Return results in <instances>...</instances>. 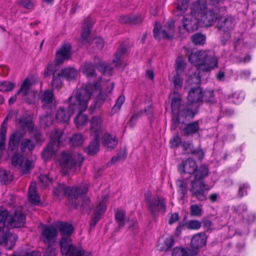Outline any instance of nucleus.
<instances>
[{"label": "nucleus", "mask_w": 256, "mask_h": 256, "mask_svg": "<svg viewBox=\"0 0 256 256\" xmlns=\"http://www.w3.org/2000/svg\"><path fill=\"white\" fill-rule=\"evenodd\" d=\"M176 75L173 78L172 81L176 88L182 86V78L181 76L183 74L188 76L186 80V84L190 86L192 84H198L200 81V76L196 72H192L188 70L187 65L181 56L177 58L176 62Z\"/></svg>", "instance_id": "nucleus-6"}, {"label": "nucleus", "mask_w": 256, "mask_h": 256, "mask_svg": "<svg viewBox=\"0 0 256 256\" xmlns=\"http://www.w3.org/2000/svg\"><path fill=\"white\" fill-rule=\"evenodd\" d=\"M185 225L188 229L196 230L200 228L201 222L198 220H191L186 222Z\"/></svg>", "instance_id": "nucleus-52"}, {"label": "nucleus", "mask_w": 256, "mask_h": 256, "mask_svg": "<svg viewBox=\"0 0 256 256\" xmlns=\"http://www.w3.org/2000/svg\"><path fill=\"white\" fill-rule=\"evenodd\" d=\"M127 49V45L126 44H122L115 54V60H113V64H114V66L118 68H123V64L121 62L120 58L126 52Z\"/></svg>", "instance_id": "nucleus-31"}, {"label": "nucleus", "mask_w": 256, "mask_h": 256, "mask_svg": "<svg viewBox=\"0 0 256 256\" xmlns=\"http://www.w3.org/2000/svg\"><path fill=\"white\" fill-rule=\"evenodd\" d=\"M200 130L198 121L188 124L184 128L183 132L186 136L192 135L196 134Z\"/></svg>", "instance_id": "nucleus-39"}, {"label": "nucleus", "mask_w": 256, "mask_h": 256, "mask_svg": "<svg viewBox=\"0 0 256 256\" xmlns=\"http://www.w3.org/2000/svg\"><path fill=\"white\" fill-rule=\"evenodd\" d=\"M82 92H84L79 90V88H78L73 92L72 95L68 99L69 104L67 110H66L64 106H60L56 114V119L58 122L66 124L69 122L72 114L76 112V110L79 108L76 104V101L83 94Z\"/></svg>", "instance_id": "nucleus-9"}, {"label": "nucleus", "mask_w": 256, "mask_h": 256, "mask_svg": "<svg viewBox=\"0 0 256 256\" xmlns=\"http://www.w3.org/2000/svg\"><path fill=\"white\" fill-rule=\"evenodd\" d=\"M24 156L18 153H14L12 157V164L14 166H21L22 164Z\"/></svg>", "instance_id": "nucleus-50"}, {"label": "nucleus", "mask_w": 256, "mask_h": 256, "mask_svg": "<svg viewBox=\"0 0 256 256\" xmlns=\"http://www.w3.org/2000/svg\"><path fill=\"white\" fill-rule=\"evenodd\" d=\"M54 65L55 64H54L53 63H49L48 64L44 71V78H46L50 77L52 74L53 75V74H56L55 72L56 70Z\"/></svg>", "instance_id": "nucleus-54"}, {"label": "nucleus", "mask_w": 256, "mask_h": 256, "mask_svg": "<svg viewBox=\"0 0 256 256\" xmlns=\"http://www.w3.org/2000/svg\"><path fill=\"white\" fill-rule=\"evenodd\" d=\"M83 140L80 134H75L72 135L70 140V145L72 147H76L82 144Z\"/></svg>", "instance_id": "nucleus-49"}, {"label": "nucleus", "mask_w": 256, "mask_h": 256, "mask_svg": "<svg viewBox=\"0 0 256 256\" xmlns=\"http://www.w3.org/2000/svg\"><path fill=\"white\" fill-rule=\"evenodd\" d=\"M93 139L85 148V152L90 156L96 154L100 150V142L98 136H92Z\"/></svg>", "instance_id": "nucleus-33"}, {"label": "nucleus", "mask_w": 256, "mask_h": 256, "mask_svg": "<svg viewBox=\"0 0 256 256\" xmlns=\"http://www.w3.org/2000/svg\"><path fill=\"white\" fill-rule=\"evenodd\" d=\"M72 45L70 42L62 43L56 50L55 54V66H60L66 60H68L72 55Z\"/></svg>", "instance_id": "nucleus-16"}, {"label": "nucleus", "mask_w": 256, "mask_h": 256, "mask_svg": "<svg viewBox=\"0 0 256 256\" xmlns=\"http://www.w3.org/2000/svg\"><path fill=\"white\" fill-rule=\"evenodd\" d=\"M174 244V237L168 235L159 240L158 246L161 251L166 252L173 246Z\"/></svg>", "instance_id": "nucleus-28"}, {"label": "nucleus", "mask_w": 256, "mask_h": 256, "mask_svg": "<svg viewBox=\"0 0 256 256\" xmlns=\"http://www.w3.org/2000/svg\"><path fill=\"white\" fill-rule=\"evenodd\" d=\"M14 176L9 172L6 170L0 171V181L4 184H8L12 180Z\"/></svg>", "instance_id": "nucleus-46"}, {"label": "nucleus", "mask_w": 256, "mask_h": 256, "mask_svg": "<svg viewBox=\"0 0 256 256\" xmlns=\"http://www.w3.org/2000/svg\"><path fill=\"white\" fill-rule=\"evenodd\" d=\"M192 88L188 92V100L192 103H196L202 102V90L198 86Z\"/></svg>", "instance_id": "nucleus-29"}, {"label": "nucleus", "mask_w": 256, "mask_h": 256, "mask_svg": "<svg viewBox=\"0 0 256 256\" xmlns=\"http://www.w3.org/2000/svg\"><path fill=\"white\" fill-rule=\"evenodd\" d=\"M230 102L235 104H238L244 99V94L240 92H236L234 93L230 96Z\"/></svg>", "instance_id": "nucleus-53"}, {"label": "nucleus", "mask_w": 256, "mask_h": 256, "mask_svg": "<svg viewBox=\"0 0 256 256\" xmlns=\"http://www.w3.org/2000/svg\"><path fill=\"white\" fill-rule=\"evenodd\" d=\"M106 200H104L96 206L93 214L100 217L106 212Z\"/></svg>", "instance_id": "nucleus-51"}, {"label": "nucleus", "mask_w": 256, "mask_h": 256, "mask_svg": "<svg viewBox=\"0 0 256 256\" xmlns=\"http://www.w3.org/2000/svg\"><path fill=\"white\" fill-rule=\"evenodd\" d=\"M99 84L98 83L94 84H88L84 85L82 86L79 88V90L83 91V94L78 99L76 102V106H78V108L76 110V112L78 114L74 118V122L77 128H80L82 126L86 124L88 121V116L82 114V112L85 111L88 106V102L90 98V94L92 92V88L94 90H98L99 88Z\"/></svg>", "instance_id": "nucleus-3"}, {"label": "nucleus", "mask_w": 256, "mask_h": 256, "mask_svg": "<svg viewBox=\"0 0 256 256\" xmlns=\"http://www.w3.org/2000/svg\"><path fill=\"white\" fill-rule=\"evenodd\" d=\"M174 28L172 21L168 22L162 28L160 23L156 22L153 30L154 37L158 40L162 38L171 39L174 34Z\"/></svg>", "instance_id": "nucleus-14"}, {"label": "nucleus", "mask_w": 256, "mask_h": 256, "mask_svg": "<svg viewBox=\"0 0 256 256\" xmlns=\"http://www.w3.org/2000/svg\"><path fill=\"white\" fill-rule=\"evenodd\" d=\"M42 108L44 110H48L49 112H54L56 109L55 99L52 90H46L41 96Z\"/></svg>", "instance_id": "nucleus-17"}, {"label": "nucleus", "mask_w": 256, "mask_h": 256, "mask_svg": "<svg viewBox=\"0 0 256 256\" xmlns=\"http://www.w3.org/2000/svg\"><path fill=\"white\" fill-rule=\"evenodd\" d=\"M94 24V21L90 16H88L84 20L82 27L81 38L83 41L88 42V38L91 32V29Z\"/></svg>", "instance_id": "nucleus-24"}, {"label": "nucleus", "mask_w": 256, "mask_h": 256, "mask_svg": "<svg viewBox=\"0 0 256 256\" xmlns=\"http://www.w3.org/2000/svg\"><path fill=\"white\" fill-rule=\"evenodd\" d=\"M46 114L40 116V122L42 126L48 127L52 124L53 120L52 114L53 112H49L48 110H44Z\"/></svg>", "instance_id": "nucleus-42"}, {"label": "nucleus", "mask_w": 256, "mask_h": 256, "mask_svg": "<svg viewBox=\"0 0 256 256\" xmlns=\"http://www.w3.org/2000/svg\"><path fill=\"white\" fill-rule=\"evenodd\" d=\"M82 70L87 78L93 76L96 74L95 66L90 62H85L82 66Z\"/></svg>", "instance_id": "nucleus-40"}, {"label": "nucleus", "mask_w": 256, "mask_h": 256, "mask_svg": "<svg viewBox=\"0 0 256 256\" xmlns=\"http://www.w3.org/2000/svg\"><path fill=\"white\" fill-rule=\"evenodd\" d=\"M18 238V236L10 232L8 226H4L0 227V244L8 246L10 250H12Z\"/></svg>", "instance_id": "nucleus-15"}, {"label": "nucleus", "mask_w": 256, "mask_h": 256, "mask_svg": "<svg viewBox=\"0 0 256 256\" xmlns=\"http://www.w3.org/2000/svg\"><path fill=\"white\" fill-rule=\"evenodd\" d=\"M182 146L186 153L192 154L194 150L192 143L190 141H184L182 144Z\"/></svg>", "instance_id": "nucleus-62"}, {"label": "nucleus", "mask_w": 256, "mask_h": 256, "mask_svg": "<svg viewBox=\"0 0 256 256\" xmlns=\"http://www.w3.org/2000/svg\"><path fill=\"white\" fill-rule=\"evenodd\" d=\"M112 141V136L110 134L105 133L102 137V144L107 150L110 152L112 151V146H110Z\"/></svg>", "instance_id": "nucleus-56"}, {"label": "nucleus", "mask_w": 256, "mask_h": 256, "mask_svg": "<svg viewBox=\"0 0 256 256\" xmlns=\"http://www.w3.org/2000/svg\"><path fill=\"white\" fill-rule=\"evenodd\" d=\"M206 236L204 232H200L194 235L191 239L190 246L192 250H196L204 246L206 242Z\"/></svg>", "instance_id": "nucleus-23"}, {"label": "nucleus", "mask_w": 256, "mask_h": 256, "mask_svg": "<svg viewBox=\"0 0 256 256\" xmlns=\"http://www.w3.org/2000/svg\"><path fill=\"white\" fill-rule=\"evenodd\" d=\"M214 101V92L211 90L204 91V94H202V102H212Z\"/></svg>", "instance_id": "nucleus-58"}, {"label": "nucleus", "mask_w": 256, "mask_h": 256, "mask_svg": "<svg viewBox=\"0 0 256 256\" xmlns=\"http://www.w3.org/2000/svg\"><path fill=\"white\" fill-rule=\"evenodd\" d=\"M16 122L22 131L28 132L30 134L34 132V124L30 116L28 114L21 115L16 118Z\"/></svg>", "instance_id": "nucleus-19"}, {"label": "nucleus", "mask_w": 256, "mask_h": 256, "mask_svg": "<svg viewBox=\"0 0 256 256\" xmlns=\"http://www.w3.org/2000/svg\"><path fill=\"white\" fill-rule=\"evenodd\" d=\"M144 20V18L140 15H126L121 16L119 18V22L122 24H136L141 23Z\"/></svg>", "instance_id": "nucleus-26"}, {"label": "nucleus", "mask_w": 256, "mask_h": 256, "mask_svg": "<svg viewBox=\"0 0 256 256\" xmlns=\"http://www.w3.org/2000/svg\"><path fill=\"white\" fill-rule=\"evenodd\" d=\"M222 16L220 17V20L218 21V27L219 30L226 32V40H228L230 38V32L232 31L235 25V18L232 16H228L224 20H222Z\"/></svg>", "instance_id": "nucleus-20"}, {"label": "nucleus", "mask_w": 256, "mask_h": 256, "mask_svg": "<svg viewBox=\"0 0 256 256\" xmlns=\"http://www.w3.org/2000/svg\"><path fill=\"white\" fill-rule=\"evenodd\" d=\"M145 200L148 208L153 216L165 212L166 200L163 197L156 195L152 198L150 194H146Z\"/></svg>", "instance_id": "nucleus-13"}, {"label": "nucleus", "mask_w": 256, "mask_h": 256, "mask_svg": "<svg viewBox=\"0 0 256 256\" xmlns=\"http://www.w3.org/2000/svg\"><path fill=\"white\" fill-rule=\"evenodd\" d=\"M8 116H7L4 120L0 129V150L3 152L6 150L5 140L8 128Z\"/></svg>", "instance_id": "nucleus-34"}, {"label": "nucleus", "mask_w": 256, "mask_h": 256, "mask_svg": "<svg viewBox=\"0 0 256 256\" xmlns=\"http://www.w3.org/2000/svg\"><path fill=\"white\" fill-rule=\"evenodd\" d=\"M197 252L189 248L175 247L172 252V256H195Z\"/></svg>", "instance_id": "nucleus-36"}, {"label": "nucleus", "mask_w": 256, "mask_h": 256, "mask_svg": "<svg viewBox=\"0 0 256 256\" xmlns=\"http://www.w3.org/2000/svg\"><path fill=\"white\" fill-rule=\"evenodd\" d=\"M60 74L62 78L68 81L75 80L78 76V71L73 67H68L62 68Z\"/></svg>", "instance_id": "nucleus-35"}, {"label": "nucleus", "mask_w": 256, "mask_h": 256, "mask_svg": "<svg viewBox=\"0 0 256 256\" xmlns=\"http://www.w3.org/2000/svg\"><path fill=\"white\" fill-rule=\"evenodd\" d=\"M18 4L26 10H33L34 9V4L32 0H18Z\"/></svg>", "instance_id": "nucleus-57"}, {"label": "nucleus", "mask_w": 256, "mask_h": 256, "mask_svg": "<svg viewBox=\"0 0 256 256\" xmlns=\"http://www.w3.org/2000/svg\"><path fill=\"white\" fill-rule=\"evenodd\" d=\"M86 194H83L80 196L77 200V202H78V208L80 207V210L84 213H89L91 210V204L90 198L85 196ZM77 209V208H75Z\"/></svg>", "instance_id": "nucleus-25"}, {"label": "nucleus", "mask_w": 256, "mask_h": 256, "mask_svg": "<svg viewBox=\"0 0 256 256\" xmlns=\"http://www.w3.org/2000/svg\"><path fill=\"white\" fill-rule=\"evenodd\" d=\"M34 148V142L30 138H24L20 143V148L22 153H24L26 149L29 151H32Z\"/></svg>", "instance_id": "nucleus-43"}, {"label": "nucleus", "mask_w": 256, "mask_h": 256, "mask_svg": "<svg viewBox=\"0 0 256 256\" xmlns=\"http://www.w3.org/2000/svg\"><path fill=\"white\" fill-rule=\"evenodd\" d=\"M188 0H177V8L182 12H184L188 8Z\"/></svg>", "instance_id": "nucleus-61"}, {"label": "nucleus", "mask_w": 256, "mask_h": 256, "mask_svg": "<svg viewBox=\"0 0 256 256\" xmlns=\"http://www.w3.org/2000/svg\"><path fill=\"white\" fill-rule=\"evenodd\" d=\"M200 4H204L205 8L202 12H200V20L201 26L208 27L214 25L217 20L225 14L226 12V7L220 8L215 7L212 10L206 12V6L205 2L198 0Z\"/></svg>", "instance_id": "nucleus-12"}, {"label": "nucleus", "mask_w": 256, "mask_h": 256, "mask_svg": "<svg viewBox=\"0 0 256 256\" xmlns=\"http://www.w3.org/2000/svg\"><path fill=\"white\" fill-rule=\"evenodd\" d=\"M10 214L8 211L6 210H0V225L6 226V222L8 224V220Z\"/></svg>", "instance_id": "nucleus-59"}, {"label": "nucleus", "mask_w": 256, "mask_h": 256, "mask_svg": "<svg viewBox=\"0 0 256 256\" xmlns=\"http://www.w3.org/2000/svg\"><path fill=\"white\" fill-rule=\"evenodd\" d=\"M58 230L53 226L43 225L41 230L40 240L46 246L44 256H52L54 254V246L56 242Z\"/></svg>", "instance_id": "nucleus-10"}, {"label": "nucleus", "mask_w": 256, "mask_h": 256, "mask_svg": "<svg viewBox=\"0 0 256 256\" xmlns=\"http://www.w3.org/2000/svg\"><path fill=\"white\" fill-rule=\"evenodd\" d=\"M204 8V5L200 4L199 1H196L192 4L191 13L184 16L181 24L179 26V32L182 36L186 32H193L201 26L200 12H202Z\"/></svg>", "instance_id": "nucleus-4"}, {"label": "nucleus", "mask_w": 256, "mask_h": 256, "mask_svg": "<svg viewBox=\"0 0 256 256\" xmlns=\"http://www.w3.org/2000/svg\"><path fill=\"white\" fill-rule=\"evenodd\" d=\"M92 136H98L102 133V120L100 116H93L90 121Z\"/></svg>", "instance_id": "nucleus-22"}, {"label": "nucleus", "mask_w": 256, "mask_h": 256, "mask_svg": "<svg viewBox=\"0 0 256 256\" xmlns=\"http://www.w3.org/2000/svg\"><path fill=\"white\" fill-rule=\"evenodd\" d=\"M190 215L193 216H200L202 214V208L201 206L194 204L190 206Z\"/></svg>", "instance_id": "nucleus-55"}, {"label": "nucleus", "mask_w": 256, "mask_h": 256, "mask_svg": "<svg viewBox=\"0 0 256 256\" xmlns=\"http://www.w3.org/2000/svg\"><path fill=\"white\" fill-rule=\"evenodd\" d=\"M31 86L32 84L30 80L27 78H26L22 82L20 88L17 92V94H21L22 96H27Z\"/></svg>", "instance_id": "nucleus-44"}, {"label": "nucleus", "mask_w": 256, "mask_h": 256, "mask_svg": "<svg viewBox=\"0 0 256 256\" xmlns=\"http://www.w3.org/2000/svg\"><path fill=\"white\" fill-rule=\"evenodd\" d=\"M188 60L194 67L189 68L188 70L192 74L196 72L200 76L202 72H208L217 67L218 60L213 52L210 50H196L191 53Z\"/></svg>", "instance_id": "nucleus-2"}, {"label": "nucleus", "mask_w": 256, "mask_h": 256, "mask_svg": "<svg viewBox=\"0 0 256 256\" xmlns=\"http://www.w3.org/2000/svg\"><path fill=\"white\" fill-rule=\"evenodd\" d=\"M126 212L122 210H118L115 214V220L119 228L124 226Z\"/></svg>", "instance_id": "nucleus-47"}, {"label": "nucleus", "mask_w": 256, "mask_h": 256, "mask_svg": "<svg viewBox=\"0 0 256 256\" xmlns=\"http://www.w3.org/2000/svg\"><path fill=\"white\" fill-rule=\"evenodd\" d=\"M0 86V91H11L15 87V84L10 82L4 81L1 82Z\"/></svg>", "instance_id": "nucleus-60"}, {"label": "nucleus", "mask_w": 256, "mask_h": 256, "mask_svg": "<svg viewBox=\"0 0 256 256\" xmlns=\"http://www.w3.org/2000/svg\"><path fill=\"white\" fill-rule=\"evenodd\" d=\"M59 245L60 252L62 255H64L74 246L71 237L68 236L61 237L59 242Z\"/></svg>", "instance_id": "nucleus-30"}, {"label": "nucleus", "mask_w": 256, "mask_h": 256, "mask_svg": "<svg viewBox=\"0 0 256 256\" xmlns=\"http://www.w3.org/2000/svg\"><path fill=\"white\" fill-rule=\"evenodd\" d=\"M101 82L102 80L101 78H100L98 80L94 82L93 83H88L86 84V85L88 84H94L95 83H98L99 84V88L98 90H94V89L92 88V92L90 94V96L92 94L95 92H99V94L96 98V100L94 101L93 103L91 104L89 108V111L90 112H92L94 110L96 109V108H100V106L104 102L106 98L107 97V94L106 93L104 92L101 90Z\"/></svg>", "instance_id": "nucleus-21"}, {"label": "nucleus", "mask_w": 256, "mask_h": 256, "mask_svg": "<svg viewBox=\"0 0 256 256\" xmlns=\"http://www.w3.org/2000/svg\"><path fill=\"white\" fill-rule=\"evenodd\" d=\"M124 100L125 97L123 95H120L118 98L115 104L113 106V110L114 111V112H117L120 110Z\"/></svg>", "instance_id": "nucleus-63"}, {"label": "nucleus", "mask_w": 256, "mask_h": 256, "mask_svg": "<svg viewBox=\"0 0 256 256\" xmlns=\"http://www.w3.org/2000/svg\"><path fill=\"white\" fill-rule=\"evenodd\" d=\"M170 142V146L172 148L177 147L182 144L181 138L178 134L175 135L172 138Z\"/></svg>", "instance_id": "nucleus-64"}, {"label": "nucleus", "mask_w": 256, "mask_h": 256, "mask_svg": "<svg viewBox=\"0 0 256 256\" xmlns=\"http://www.w3.org/2000/svg\"><path fill=\"white\" fill-rule=\"evenodd\" d=\"M26 216L20 210H16L10 214L8 220V226L12 228H20L24 226Z\"/></svg>", "instance_id": "nucleus-18"}, {"label": "nucleus", "mask_w": 256, "mask_h": 256, "mask_svg": "<svg viewBox=\"0 0 256 256\" xmlns=\"http://www.w3.org/2000/svg\"><path fill=\"white\" fill-rule=\"evenodd\" d=\"M57 226L61 237L71 236L74 231V226L72 224L64 222H58Z\"/></svg>", "instance_id": "nucleus-32"}, {"label": "nucleus", "mask_w": 256, "mask_h": 256, "mask_svg": "<svg viewBox=\"0 0 256 256\" xmlns=\"http://www.w3.org/2000/svg\"><path fill=\"white\" fill-rule=\"evenodd\" d=\"M88 188L89 186L86 184H80L73 186H65L63 184H60L54 188L53 194L54 196H58L62 192H64L70 206L73 208H78V198L87 193Z\"/></svg>", "instance_id": "nucleus-5"}, {"label": "nucleus", "mask_w": 256, "mask_h": 256, "mask_svg": "<svg viewBox=\"0 0 256 256\" xmlns=\"http://www.w3.org/2000/svg\"><path fill=\"white\" fill-rule=\"evenodd\" d=\"M172 98V112L174 116L172 124L175 127L180 123V117L190 116L193 118L195 113L190 108H187L182 102V100L178 94L174 92L170 96Z\"/></svg>", "instance_id": "nucleus-8"}, {"label": "nucleus", "mask_w": 256, "mask_h": 256, "mask_svg": "<svg viewBox=\"0 0 256 256\" xmlns=\"http://www.w3.org/2000/svg\"><path fill=\"white\" fill-rule=\"evenodd\" d=\"M64 256H91V254L86 252L82 246H76L74 245Z\"/></svg>", "instance_id": "nucleus-37"}, {"label": "nucleus", "mask_w": 256, "mask_h": 256, "mask_svg": "<svg viewBox=\"0 0 256 256\" xmlns=\"http://www.w3.org/2000/svg\"><path fill=\"white\" fill-rule=\"evenodd\" d=\"M28 199L30 203L32 204L36 205L40 203V198L37 194L36 186H30L28 192Z\"/></svg>", "instance_id": "nucleus-41"}, {"label": "nucleus", "mask_w": 256, "mask_h": 256, "mask_svg": "<svg viewBox=\"0 0 256 256\" xmlns=\"http://www.w3.org/2000/svg\"><path fill=\"white\" fill-rule=\"evenodd\" d=\"M178 169L181 174L187 173L192 174L194 178L191 182L190 192L192 196L198 200H205L206 196L204 191L205 185L203 180L208 176V168L204 165L198 168L196 162L189 158L183 160L178 166Z\"/></svg>", "instance_id": "nucleus-1"}, {"label": "nucleus", "mask_w": 256, "mask_h": 256, "mask_svg": "<svg viewBox=\"0 0 256 256\" xmlns=\"http://www.w3.org/2000/svg\"><path fill=\"white\" fill-rule=\"evenodd\" d=\"M61 78H62L60 72L53 74L52 79L51 82L52 89L58 90L60 89L62 86Z\"/></svg>", "instance_id": "nucleus-45"}, {"label": "nucleus", "mask_w": 256, "mask_h": 256, "mask_svg": "<svg viewBox=\"0 0 256 256\" xmlns=\"http://www.w3.org/2000/svg\"><path fill=\"white\" fill-rule=\"evenodd\" d=\"M62 135L63 132L59 129L56 128L52 132L50 142L41 152V157L43 160H47L56 154L58 148L63 144Z\"/></svg>", "instance_id": "nucleus-11"}, {"label": "nucleus", "mask_w": 256, "mask_h": 256, "mask_svg": "<svg viewBox=\"0 0 256 256\" xmlns=\"http://www.w3.org/2000/svg\"><path fill=\"white\" fill-rule=\"evenodd\" d=\"M152 108L150 106H148L145 108L144 110H140L134 111L132 113V115L128 122V124L132 126L134 125L136 120L144 113L146 112L148 115L152 114Z\"/></svg>", "instance_id": "nucleus-38"}, {"label": "nucleus", "mask_w": 256, "mask_h": 256, "mask_svg": "<svg viewBox=\"0 0 256 256\" xmlns=\"http://www.w3.org/2000/svg\"><path fill=\"white\" fill-rule=\"evenodd\" d=\"M84 160L82 156L79 153L72 154L67 151H62L58 156L56 162L60 170L62 176H66L75 166H80Z\"/></svg>", "instance_id": "nucleus-7"}, {"label": "nucleus", "mask_w": 256, "mask_h": 256, "mask_svg": "<svg viewBox=\"0 0 256 256\" xmlns=\"http://www.w3.org/2000/svg\"><path fill=\"white\" fill-rule=\"evenodd\" d=\"M24 134H20L18 136L16 133H13L10 136L8 147V152H12L18 148Z\"/></svg>", "instance_id": "nucleus-27"}, {"label": "nucleus", "mask_w": 256, "mask_h": 256, "mask_svg": "<svg viewBox=\"0 0 256 256\" xmlns=\"http://www.w3.org/2000/svg\"><path fill=\"white\" fill-rule=\"evenodd\" d=\"M206 36L200 33H196L191 37V40L196 45H204L206 42Z\"/></svg>", "instance_id": "nucleus-48"}]
</instances>
